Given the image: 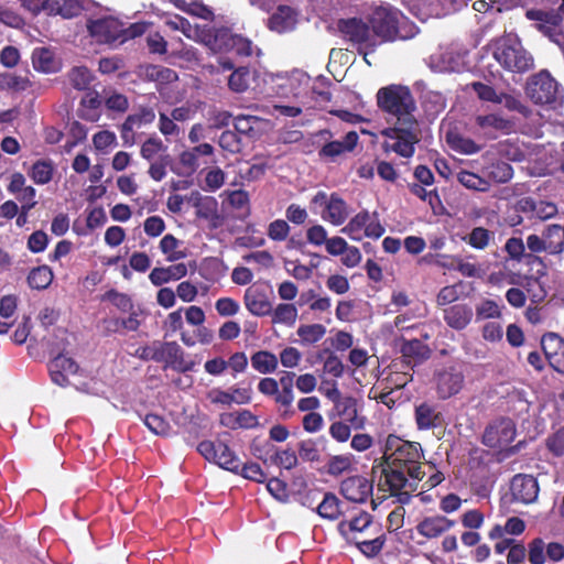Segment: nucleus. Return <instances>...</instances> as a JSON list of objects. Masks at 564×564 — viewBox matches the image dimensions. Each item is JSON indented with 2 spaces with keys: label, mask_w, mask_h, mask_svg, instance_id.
I'll list each match as a JSON object with an SVG mask.
<instances>
[{
  "label": "nucleus",
  "mask_w": 564,
  "mask_h": 564,
  "mask_svg": "<svg viewBox=\"0 0 564 564\" xmlns=\"http://www.w3.org/2000/svg\"><path fill=\"white\" fill-rule=\"evenodd\" d=\"M423 457L420 443L409 442L395 435H389L384 445L387 467L383 468L382 473L386 476V474L390 471L398 470L408 477H413L414 469L423 471L421 467V459Z\"/></svg>",
  "instance_id": "f257e3e1"
},
{
  "label": "nucleus",
  "mask_w": 564,
  "mask_h": 564,
  "mask_svg": "<svg viewBox=\"0 0 564 564\" xmlns=\"http://www.w3.org/2000/svg\"><path fill=\"white\" fill-rule=\"evenodd\" d=\"M379 108L384 111L392 126H406L417 122L415 118V101L408 87L391 85L380 88L377 93Z\"/></svg>",
  "instance_id": "f03ea898"
},
{
  "label": "nucleus",
  "mask_w": 564,
  "mask_h": 564,
  "mask_svg": "<svg viewBox=\"0 0 564 564\" xmlns=\"http://www.w3.org/2000/svg\"><path fill=\"white\" fill-rule=\"evenodd\" d=\"M372 33L384 41L409 40L416 33V26L398 10L379 7L370 17Z\"/></svg>",
  "instance_id": "7ed1b4c3"
},
{
  "label": "nucleus",
  "mask_w": 564,
  "mask_h": 564,
  "mask_svg": "<svg viewBox=\"0 0 564 564\" xmlns=\"http://www.w3.org/2000/svg\"><path fill=\"white\" fill-rule=\"evenodd\" d=\"M494 57L507 70L524 73L533 67L532 55L512 34L500 37L494 43Z\"/></svg>",
  "instance_id": "20e7f679"
},
{
  "label": "nucleus",
  "mask_w": 564,
  "mask_h": 564,
  "mask_svg": "<svg viewBox=\"0 0 564 564\" xmlns=\"http://www.w3.org/2000/svg\"><path fill=\"white\" fill-rule=\"evenodd\" d=\"M382 134L387 138L382 143L383 151L386 153L394 152L406 159L413 156L415 144L420 141V128L417 122L386 128Z\"/></svg>",
  "instance_id": "39448f33"
},
{
  "label": "nucleus",
  "mask_w": 564,
  "mask_h": 564,
  "mask_svg": "<svg viewBox=\"0 0 564 564\" xmlns=\"http://www.w3.org/2000/svg\"><path fill=\"white\" fill-rule=\"evenodd\" d=\"M525 90L527 96L536 105H555L562 100L557 82L546 70L532 76Z\"/></svg>",
  "instance_id": "423d86ee"
},
{
  "label": "nucleus",
  "mask_w": 564,
  "mask_h": 564,
  "mask_svg": "<svg viewBox=\"0 0 564 564\" xmlns=\"http://www.w3.org/2000/svg\"><path fill=\"white\" fill-rule=\"evenodd\" d=\"M197 451L205 459L217 464L226 470L237 474L240 470V459L228 445L221 441H203L198 444Z\"/></svg>",
  "instance_id": "0eeeda50"
},
{
  "label": "nucleus",
  "mask_w": 564,
  "mask_h": 564,
  "mask_svg": "<svg viewBox=\"0 0 564 564\" xmlns=\"http://www.w3.org/2000/svg\"><path fill=\"white\" fill-rule=\"evenodd\" d=\"M413 477H408L401 471H390L386 474V484L389 487L390 494L398 498L402 505H406L411 500L412 492L416 491L419 481L423 479L425 473L414 469Z\"/></svg>",
  "instance_id": "6e6552de"
},
{
  "label": "nucleus",
  "mask_w": 564,
  "mask_h": 564,
  "mask_svg": "<svg viewBox=\"0 0 564 564\" xmlns=\"http://www.w3.org/2000/svg\"><path fill=\"white\" fill-rule=\"evenodd\" d=\"M516 437V425L510 419H499L485 431L482 442L492 448L507 447Z\"/></svg>",
  "instance_id": "1a4fd4ad"
},
{
  "label": "nucleus",
  "mask_w": 564,
  "mask_h": 564,
  "mask_svg": "<svg viewBox=\"0 0 564 564\" xmlns=\"http://www.w3.org/2000/svg\"><path fill=\"white\" fill-rule=\"evenodd\" d=\"M236 33L228 28L200 26L196 42L203 43L215 53H229Z\"/></svg>",
  "instance_id": "9d476101"
},
{
  "label": "nucleus",
  "mask_w": 564,
  "mask_h": 564,
  "mask_svg": "<svg viewBox=\"0 0 564 564\" xmlns=\"http://www.w3.org/2000/svg\"><path fill=\"white\" fill-rule=\"evenodd\" d=\"M434 382L438 398L445 400L462 390L464 375L455 367H447L435 372Z\"/></svg>",
  "instance_id": "9b49d317"
},
{
  "label": "nucleus",
  "mask_w": 564,
  "mask_h": 564,
  "mask_svg": "<svg viewBox=\"0 0 564 564\" xmlns=\"http://www.w3.org/2000/svg\"><path fill=\"white\" fill-rule=\"evenodd\" d=\"M562 227L560 225H550L543 231L542 236L529 235L527 237L525 247L529 249V253L547 252L550 254H558L564 250V240L558 239L557 242L549 241L547 239L554 235L561 236Z\"/></svg>",
  "instance_id": "f8f14e48"
},
{
  "label": "nucleus",
  "mask_w": 564,
  "mask_h": 564,
  "mask_svg": "<svg viewBox=\"0 0 564 564\" xmlns=\"http://www.w3.org/2000/svg\"><path fill=\"white\" fill-rule=\"evenodd\" d=\"M517 212L528 215L530 219L545 221L557 214V206L550 200L533 197H522L516 204Z\"/></svg>",
  "instance_id": "ddd939ff"
},
{
  "label": "nucleus",
  "mask_w": 564,
  "mask_h": 564,
  "mask_svg": "<svg viewBox=\"0 0 564 564\" xmlns=\"http://www.w3.org/2000/svg\"><path fill=\"white\" fill-rule=\"evenodd\" d=\"M512 499L524 505L532 503L539 495V485L531 475H516L510 484Z\"/></svg>",
  "instance_id": "4468645a"
},
{
  "label": "nucleus",
  "mask_w": 564,
  "mask_h": 564,
  "mask_svg": "<svg viewBox=\"0 0 564 564\" xmlns=\"http://www.w3.org/2000/svg\"><path fill=\"white\" fill-rule=\"evenodd\" d=\"M87 26L90 35L100 43H113L123 32L118 20L110 17L91 20Z\"/></svg>",
  "instance_id": "2eb2a0df"
},
{
  "label": "nucleus",
  "mask_w": 564,
  "mask_h": 564,
  "mask_svg": "<svg viewBox=\"0 0 564 564\" xmlns=\"http://www.w3.org/2000/svg\"><path fill=\"white\" fill-rule=\"evenodd\" d=\"M462 55L451 47L441 46L435 53H433L429 59L427 65L434 72H459L463 67Z\"/></svg>",
  "instance_id": "dca6fc26"
},
{
  "label": "nucleus",
  "mask_w": 564,
  "mask_h": 564,
  "mask_svg": "<svg viewBox=\"0 0 564 564\" xmlns=\"http://www.w3.org/2000/svg\"><path fill=\"white\" fill-rule=\"evenodd\" d=\"M340 494L347 500L362 503L372 494V482L362 476H350L341 481Z\"/></svg>",
  "instance_id": "f3484780"
},
{
  "label": "nucleus",
  "mask_w": 564,
  "mask_h": 564,
  "mask_svg": "<svg viewBox=\"0 0 564 564\" xmlns=\"http://www.w3.org/2000/svg\"><path fill=\"white\" fill-rule=\"evenodd\" d=\"M541 346L551 367L564 372V339L556 333H547L543 335Z\"/></svg>",
  "instance_id": "a211bd4d"
},
{
  "label": "nucleus",
  "mask_w": 564,
  "mask_h": 564,
  "mask_svg": "<svg viewBox=\"0 0 564 564\" xmlns=\"http://www.w3.org/2000/svg\"><path fill=\"white\" fill-rule=\"evenodd\" d=\"M243 303L246 308L254 316H267L272 312V303L265 290L257 284L245 291Z\"/></svg>",
  "instance_id": "6ab92c4d"
},
{
  "label": "nucleus",
  "mask_w": 564,
  "mask_h": 564,
  "mask_svg": "<svg viewBox=\"0 0 564 564\" xmlns=\"http://www.w3.org/2000/svg\"><path fill=\"white\" fill-rule=\"evenodd\" d=\"M338 29L345 37L354 43L373 45L372 30L359 19L340 20Z\"/></svg>",
  "instance_id": "aec40b11"
},
{
  "label": "nucleus",
  "mask_w": 564,
  "mask_h": 564,
  "mask_svg": "<svg viewBox=\"0 0 564 564\" xmlns=\"http://www.w3.org/2000/svg\"><path fill=\"white\" fill-rule=\"evenodd\" d=\"M358 134L355 131L346 133L343 140H334L325 143L318 151L322 160L335 162L340 155L351 152L358 142Z\"/></svg>",
  "instance_id": "412c9836"
},
{
  "label": "nucleus",
  "mask_w": 564,
  "mask_h": 564,
  "mask_svg": "<svg viewBox=\"0 0 564 564\" xmlns=\"http://www.w3.org/2000/svg\"><path fill=\"white\" fill-rule=\"evenodd\" d=\"M51 379L54 383L66 387L69 384V376L78 371L77 364L69 357L58 354L48 364Z\"/></svg>",
  "instance_id": "4be33fe9"
},
{
  "label": "nucleus",
  "mask_w": 564,
  "mask_h": 564,
  "mask_svg": "<svg viewBox=\"0 0 564 564\" xmlns=\"http://www.w3.org/2000/svg\"><path fill=\"white\" fill-rule=\"evenodd\" d=\"M475 122L484 134L491 138H496V132L508 133L513 129V122L499 113L478 115Z\"/></svg>",
  "instance_id": "5701e85b"
},
{
  "label": "nucleus",
  "mask_w": 564,
  "mask_h": 564,
  "mask_svg": "<svg viewBox=\"0 0 564 564\" xmlns=\"http://www.w3.org/2000/svg\"><path fill=\"white\" fill-rule=\"evenodd\" d=\"M296 22L295 11L289 6H280L269 18L268 26L274 32L284 33L294 30Z\"/></svg>",
  "instance_id": "b1692460"
},
{
  "label": "nucleus",
  "mask_w": 564,
  "mask_h": 564,
  "mask_svg": "<svg viewBox=\"0 0 564 564\" xmlns=\"http://www.w3.org/2000/svg\"><path fill=\"white\" fill-rule=\"evenodd\" d=\"M455 522L444 516L424 518L417 525L419 534L427 539H434L448 531Z\"/></svg>",
  "instance_id": "393cba45"
},
{
  "label": "nucleus",
  "mask_w": 564,
  "mask_h": 564,
  "mask_svg": "<svg viewBox=\"0 0 564 564\" xmlns=\"http://www.w3.org/2000/svg\"><path fill=\"white\" fill-rule=\"evenodd\" d=\"M442 414L437 406L423 402L415 406V422L419 430H431L442 425Z\"/></svg>",
  "instance_id": "a878e982"
},
{
  "label": "nucleus",
  "mask_w": 564,
  "mask_h": 564,
  "mask_svg": "<svg viewBox=\"0 0 564 564\" xmlns=\"http://www.w3.org/2000/svg\"><path fill=\"white\" fill-rule=\"evenodd\" d=\"M348 216L349 212L346 202L339 197L338 194H330L329 202L322 214V218L334 226H340L346 221Z\"/></svg>",
  "instance_id": "bb28decb"
},
{
  "label": "nucleus",
  "mask_w": 564,
  "mask_h": 564,
  "mask_svg": "<svg viewBox=\"0 0 564 564\" xmlns=\"http://www.w3.org/2000/svg\"><path fill=\"white\" fill-rule=\"evenodd\" d=\"M335 408L338 415L348 422L351 427L355 430L364 429L366 419L365 416L359 415L356 399L351 397L344 398L340 401H337Z\"/></svg>",
  "instance_id": "cd10ccee"
},
{
  "label": "nucleus",
  "mask_w": 564,
  "mask_h": 564,
  "mask_svg": "<svg viewBox=\"0 0 564 564\" xmlns=\"http://www.w3.org/2000/svg\"><path fill=\"white\" fill-rule=\"evenodd\" d=\"M187 274V267L185 263H176L166 268H154L149 279L155 286L163 285L171 281H177Z\"/></svg>",
  "instance_id": "c85d7f7f"
},
{
  "label": "nucleus",
  "mask_w": 564,
  "mask_h": 564,
  "mask_svg": "<svg viewBox=\"0 0 564 564\" xmlns=\"http://www.w3.org/2000/svg\"><path fill=\"white\" fill-rule=\"evenodd\" d=\"M473 318V310L466 304H456L444 310V319L454 329H464Z\"/></svg>",
  "instance_id": "c756f323"
},
{
  "label": "nucleus",
  "mask_w": 564,
  "mask_h": 564,
  "mask_svg": "<svg viewBox=\"0 0 564 564\" xmlns=\"http://www.w3.org/2000/svg\"><path fill=\"white\" fill-rule=\"evenodd\" d=\"M505 250L512 260L518 262L524 260L529 265L539 264L544 269L543 261L540 257L525 252V245L521 238H509L505 245Z\"/></svg>",
  "instance_id": "7c9ffc66"
},
{
  "label": "nucleus",
  "mask_w": 564,
  "mask_h": 564,
  "mask_svg": "<svg viewBox=\"0 0 564 564\" xmlns=\"http://www.w3.org/2000/svg\"><path fill=\"white\" fill-rule=\"evenodd\" d=\"M214 153V147L209 143H200L194 148L183 151L180 155V162L183 166L196 171L199 167V156H210Z\"/></svg>",
  "instance_id": "2f4dec72"
},
{
  "label": "nucleus",
  "mask_w": 564,
  "mask_h": 564,
  "mask_svg": "<svg viewBox=\"0 0 564 564\" xmlns=\"http://www.w3.org/2000/svg\"><path fill=\"white\" fill-rule=\"evenodd\" d=\"M273 324H282L292 327L299 316L297 307L291 303H280L270 313Z\"/></svg>",
  "instance_id": "473e14b6"
},
{
  "label": "nucleus",
  "mask_w": 564,
  "mask_h": 564,
  "mask_svg": "<svg viewBox=\"0 0 564 564\" xmlns=\"http://www.w3.org/2000/svg\"><path fill=\"white\" fill-rule=\"evenodd\" d=\"M279 359L276 356L268 350H260L251 356V366L260 373H272L276 370Z\"/></svg>",
  "instance_id": "72a5a7b5"
},
{
  "label": "nucleus",
  "mask_w": 564,
  "mask_h": 564,
  "mask_svg": "<svg viewBox=\"0 0 564 564\" xmlns=\"http://www.w3.org/2000/svg\"><path fill=\"white\" fill-rule=\"evenodd\" d=\"M183 355L184 351L178 344L175 341H165V357L163 362L178 371H188L192 369V366L185 362Z\"/></svg>",
  "instance_id": "f704fd0d"
},
{
  "label": "nucleus",
  "mask_w": 564,
  "mask_h": 564,
  "mask_svg": "<svg viewBox=\"0 0 564 564\" xmlns=\"http://www.w3.org/2000/svg\"><path fill=\"white\" fill-rule=\"evenodd\" d=\"M32 63L35 69L43 73H53L57 69L54 54L46 47H36L32 53Z\"/></svg>",
  "instance_id": "c9c22d12"
},
{
  "label": "nucleus",
  "mask_w": 564,
  "mask_h": 564,
  "mask_svg": "<svg viewBox=\"0 0 564 564\" xmlns=\"http://www.w3.org/2000/svg\"><path fill=\"white\" fill-rule=\"evenodd\" d=\"M178 10L186 12L191 15L204 19L213 20V11L202 2L192 0H170Z\"/></svg>",
  "instance_id": "e433bc0d"
},
{
  "label": "nucleus",
  "mask_w": 564,
  "mask_h": 564,
  "mask_svg": "<svg viewBox=\"0 0 564 564\" xmlns=\"http://www.w3.org/2000/svg\"><path fill=\"white\" fill-rule=\"evenodd\" d=\"M339 499L332 492H326L317 507V513L328 520H336L341 514Z\"/></svg>",
  "instance_id": "4c0bfd02"
},
{
  "label": "nucleus",
  "mask_w": 564,
  "mask_h": 564,
  "mask_svg": "<svg viewBox=\"0 0 564 564\" xmlns=\"http://www.w3.org/2000/svg\"><path fill=\"white\" fill-rule=\"evenodd\" d=\"M251 80V72L248 67L241 66L232 70L228 77V87L231 91L242 94L248 90Z\"/></svg>",
  "instance_id": "58836bf2"
},
{
  "label": "nucleus",
  "mask_w": 564,
  "mask_h": 564,
  "mask_svg": "<svg viewBox=\"0 0 564 564\" xmlns=\"http://www.w3.org/2000/svg\"><path fill=\"white\" fill-rule=\"evenodd\" d=\"M31 86L26 76L17 75L14 73H0V89L8 91H24Z\"/></svg>",
  "instance_id": "ea45409f"
},
{
  "label": "nucleus",
  "mask_w": 564,
  "mask_h": 564,
  "mask_svg": "<svg viewBox=\"0 0 564 564\" xmlns=\"http://www.w3.org/2000/svg\"><path fill=\"white\" fill-rule=\"evenodd\" d=\"M140 76L143 79L156 83L171 82L176 78V74L172 69L159 65H145L141 67Z\"/></svg>",
  "instance_id": "a19ab883"
},
{
  "label": "nucleus",
  "mask_w": 564,
  "mask_h": 564,
  "mask_svg": "<svg viewBox=\"0 0 564 564\" xmlns=\"http://www.w3.org/2000/svg\"><path fill=\"white\" fill-rule=\"evenodd\" d=\"M495 239V234L484 227H475L466 237L464 241L475 249L484 250Z\"/></svg>",
  "instance_id": "79ce46f5"
},
{
  "label": "nucleus",
  "mask_w": 564,
  "mask_h": 564,
  "mask_svg": "<svg viewBox=\"0 0 564 564\" xmlns=\"http://www.w3.org/2000/svg\"><path fill=\"white\" fill-rule=\"evenodd\" d=\"M401 352L405 358H413L415 362H421L429 358L430 349L419 339L404 341L401 346Z\"/></svg>",
  "instance_id": "37998d69"
},
{
  "label": "nucleus",
  "mask_w": 564,
  "mask_h": 564,
  "mask_svg": "<svg viewBox=\"0 0 564 564\" xmlns=\"http://www.w3.org/2000/svg\"><path fill=\"white\" fill-rule=\"evenodd\" d=\"M371 215L367 210L360 212L350 219V221L341 229V232L348 235L351 239L360 240L361 231L366 230Z\"/></svg>",
  "instance_id": "c03bdc74"
},
{
  "label": "nucleus",
  "mask_w": 564,
  "mask_h": 564,
  "mask_svg": "<svg viewBox=\"0 0 564 564\" xmlns=\"http://www.w3.org/2000/svg\"><path fill=\"white\" fill-rule=\"evenodd\" d=\"M303 345H312L319 341L326 334V327L322 324L301 325L296 330Z\"/></svg>",
  "instance_id": "a18cd8bd"
},
{
  "label": "nucleus",
  "mask_w": 564,
  "mask_h": 564,
  "mask_svg": "<svg viewBox=\"0 0 564 564\" xmlns=\"http://www.w3.org/2000/svg\"><path fill=\"white\" fill-rule=\"evenodd\" d=\"M371 523V516L367 512H361L358 517L351 520H344L338 524V530L343 535H348L350 532H362Z\"/></svg>",
  "instance_id": "49530a36"
},
{
  "label": "nucleus",
  "mask_w": 564,
  "mask_h": 564,
  "mask_svg": "<svg viewBox=\"0 0 564 564\" xmlns=\"http://www.w3.org/2000/svg\"><path fill=\"white\" fill-rule=\"evenodd\" d=\"M165 24L172 30L181 31L186 37L196 41L198 36L199 25H192L185 18L181 15L169 17Z\"/></svg>",
  "instance_id": "de8ad7c7"
},
{
  "label": "nucleus",
  "mask_w": 564,
  "mask_h": 564,
  "mask_svg": "<svg viewBox=\"0 0 564 564\" xmlns=\"http://www.w3.org/2000/svg\"><path fill=\"white\" fill-rule=\"evenodd\" d=\"M53 280V273L46 265L33 269L29 276L28 283L32 289L43 290L46 289Z\"/></svg>",
  "instance_id": "09e8293b"
},
{
  "label": "nucleus",
  "mask_w": 564,
  "mask_h": 564,
  "mask_svg": "<svg viewBox=\"0 0 564 564\" xmlns=\"http://www.w3.org/2000/svg\"><path fill=\"white\" fill-rule=\"evenodd\" d=\"M86 0H56L53 7V14H59L63 18H74L84 9Z\"/></svg>",
  "instance_id": "8fccbe9b"
},
{
  "label": "nucleus",
  "mask_w": 564,
  "mask_h": 564,
  "mask_svg": "<svg viewBox=\"0 0 564 564\" xmlns=\"http://www.w3.org/2000/svg\"><path fill=\"white\" fill-rule=\"evenodd\" d=\"M261 119L256 116L240 115L235 118L236 132L248 137H254Z\"/></svg>",
  "instance_id": "3c124183"
},
{
  "label": "nucleus",
  "mask_w": 564,
  "mask_h": 564,
  "mask_svg": "<svg viewBox=\"0 0 564 564\" xmlns=\"http://www.w3.org/2000/svg\"><path fill=\"white\" fill-rule=\"evenodd\" d=\"M155 120V111L153 108L148 106H140L138 111L129 115L124 122L130 124L131 127L138 129L142 126H147L152 123Z\"/></svg>",
  "instance_id": "603ef678"
},
{
  "label": "nucleus",
  "mask_w": 564,
  "mask_h": 564,
  "mask_svg": "<svg viewBox=\"0 0 564 564\" xmlns=\"http://www.w3.org/2000/svg\"><path fill=\"white\" fill-rule=\"evenodd\" d=\"M53 165L47 161H36L30 171V177L36 184H46L52 180L53 176Z\"/></svg>",
  "instance_id": "864d4df0"
},
{
  "label": "nucleus",
  "mask_w": 564,
  "mask_h": 564,
  "mask_svg": "<svg viewBox=\"0 0 564 564\" xmlns=\"http://www.w3.org/2000/svg\"><path fill=\"white\" fill-rule=\"evenodd\" d=\"M166 151V147L163 144L162 140L155 137L149 138L141 147L140 154L141 156L152 162L156 156L160 160V156H163L161 153Z\"/></svg>",
  "instance_id": "5fc2aeb1"
},
{
  "label": "nucleus",
  "mask_w": 564,
  "mask_h": 564,
  "mask_svg": "<svg viewBox=\"0 0 564 564\" xmlns=\"http://www.w3.org/2000/svg\"><path fill=\"white\" fill-rule=\"evenodd\" d=\"M68 79L77 90H85L89 87L93 76L87 67L77 66L68 73Z\"/></svg>",
  "instance_id": "6e6d98bb"
},
{
  "label": "nucleus",
  "mask_w": 564,
  "mask_h": 564,
  "mask_svg": "<svg viewBox=\"0 0 564 564\" xmlns=\"http://www.w3.org/2000/svg\"><path fill=\"white\" fill-rule=\"evenodd\" d=\"M143 423L155 435L166 436L170 434L171 425L161 415L149 413L143 417Z\"/></svg>",
  "instance_id": "4d7b16f0"
},
{
  "label": "nucleus",
  "mask_w": 564,
  "mask_h": 564,
  "mask_svg": "<svg viewBox=\"0 0 564 564\" xmlns=\"http://www.w3.org/2000/svg\"><path fill=\"white\" fill-rule=\"evenodd\" d=\"M457 178L462 185L469 189L486 192L489 188V183L486 180L468 171L459 172Z\"/></svg>",
  "instance_id": "13d9d810"
},
{
  "label": "nucleus",
  "mask_w": 564,
  "mask_h": 564,
  "mask_svg": "<svg viewBox=\"0 0 564 564\" xmlns=\"http://www.w3.org/2000/svg\"><path fill=\"white\" fill-rule=\"evenodd\" d=\"M294 400L293 391L278 390L274 401L280 405L281 417L284 420L291 419L295 414V410L292 408Z\"/></svg>",
  "instance_id": "bf43d9fd"
},
{
  "label": "nucleus",
  "mask_w": 564,
  "mask_h": 564,
  "mask_svg": "<svg viewBox=\"0 0 564 564\" xmlns=\"http://www.w3.org/2000/svg\"><path fill=\"white\" fill-rule=\"evenodd\" d=\"M351 455H336L329 458L326 468L332 476H338L351 467Z\"/></svg>",
  "instance_id": "052dcab7"
},
{
  "label": "nucleus",
  "mask_w": 564,
  "mask_h": 564,
  "mask_svg": "<svg viewBox=\"0 0 564 564\" xmlns=\"http://www.w3.org/2000/svg\"><path fill=\"white\" fill-rule=\"evenodd\" d=\"M501 315L499 305L492 300H484L476 305V319L498 318Z\"/></svg>",
  "instance_id": "680f3d73"
},
{
  "label": "nucleus",
  "mask_w": 564,
  "mask_h": 564,
  "mask_svg": "<svg viewBox=\"0 0 564 564\" xmlns=\"http://www.w3.org/2000/svg\"><path fill=\"white\" fill-rule=\"evenodd\" d=\"M219 147L230 153H239L242 144L240 138L231 130L224 131L218 140Z\"/></svg>",
  "instance_id": "e2e57ef3"
},
{
  "label": "nucleus",
  "mask_w": 564,
  "mask_h": 564,
  "mask_svg": "<svg viewBox=\"0 0 564 564\" xmlns=\"http://www.w3.org/2000/svg\"><path fill=\"white\" fill-rule=\"evenodd\" d=\"M525 291L530 300L536 304L543 302L547 295L545 286L536 278H530L527 280Z\"/></svg>",
  "instance_id": "0e129e2a"
},
{
  "label": "nucleus",
  "mask_w": 564,
  "mask_h": 564,
  "mask_svg": "<svg viewBox=\"0 0 564 564\" xmlns=\"http://www.w3.org/2000/svg\"><path fill=\"white\" fill-rule=\"evenodd\" d=\"M489 176L497 183H507L513 176V169L507 162H498L491 165Z\"/></svg>",
  "instance_id": "69168bd1"
},
{
  "label": "nucleus",
  "mask_w": 564,
  "mask_h": 564,
  "mask_svg": "<svg viewBox=\"0 0 564 564\" xmlns=\"http://www.w3.org/2000/svg\"><path fill=\"white\" fill-rule=\"evenodd\" d=\"M497 104H501L508 110L517 111L521 113L523 117H529L531 113L530 109L524 104H522V101L519 98L512 95L501 93Z\"/></svg>",
  "instance_id": "338daca9"
},
{
  "label": "nucleus",
  "mask_w": 564,
  "mask_h": 564,
  "mask_svg": "<svg viewBox=\"0 0 564 564\" xmlns=\"http://www.w3.org/2000/svg\"><path fill=\"white\" fill-rule=\"evenodd\" d=\"M178 246V240L173 235H165L160 241V249L164 254H167L169 261H176L183 258V253L175 251Z\"/></svg>",
  "instance_id": "774afa93"
}]
</instances>
